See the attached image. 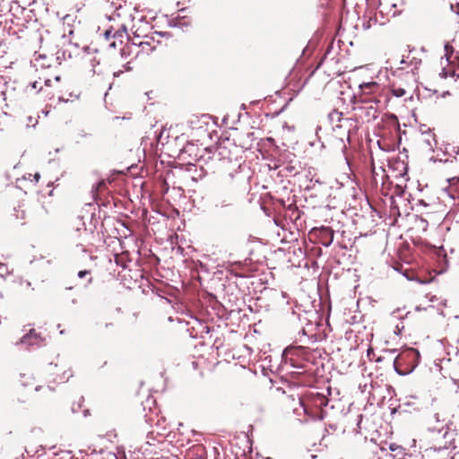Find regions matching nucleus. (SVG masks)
<instances>
[{"label": "nucleus", "instance_id": "nucleus-3", "mask_svg": "<svg viewBox=\"0 0 459 459\" xmlns=\"http://www.w3.org/2000/svg\"><path fill=\"white\" fill-rule=\"evenodd\" d=\"M353 110L356 112L355 116L366 122H370L376 119L378 116V104L374 102L365 104L360 100L355 102Z\"/></svg>", "mask_w": 459, "mask_h": 459}, {"label": "nucleus", "instance_id": "nucleus-11", "mask_svg": "<svg viewBox=\"0 0 459 459\" xmlns=\"http://www.w3.org/2000/svg\"><path fill=\"white\" fill-rule=\"evenodd\" d=\"M342 112H339L337 110H333V112H331L329 114V118H330L331 121H334V120L340 121L341 118H342Z\"/></svg>", "mask_w": 459, "mask_h": 459}, {"label": "nucleus", "instance_id": "nucleus-15", "mask_svg": "<svg viewBox=\"0 0 459 459\" xmlns=\"http://www.w3.org/2000/svg\"><path fill=\"white\" fill-rule=\"evenodd\" d=\"M446 54L447 56V58L449 59V53L453 51V47L450 44H446L445 46Z\"/></svg>", "mask_w": 459, "mask_h": 459}, {"label": "nucleus", "instance_id": "nucleus-14", "mask_svg": "<svg viewBox=\"0 0 459 459\" xmlns=\"http://www.w3.org/2000/svg\"><path fill=\"white\" fill-rule=\"evenodd\" d=\"M134 44L139 45L143 50H147L145 46L150 47V43L148 41H139L134 42Z\"/></svg>", "mask_w": 459, "mask_h": 459}, {"label": "nucleus", "instance_id": "nucleus-20", "mask_svg": "<svg viewBox=\"0 0 459 459\" xmlns=\"http://www.w3.org/2000/svg\"><path fill=\"white\" fill-rule=\"evenodd\" d=\"M421 223L423 224V230H426V227L428 225V222L425 221V220H420Z\"/></svg>", "mask_w": 459, "mask_h": 459}, {"label": "nucleus", "instance_id": "nucleus-6", "mask_svg": "<svg viewBox=\"0 0 459 459\" xmlns=\"http://www.w3.org/2000/svg\"><path fill=\"white\" fill-rule=\"evenodd\" d=\"M419 357V354L413 351L410 350L399 354L394 361L395 364L401 365L403 361L409 360L411 362L410 368H406V370H410L416 366V359Z\"/></svg>", "mask_w": 459, "mask_h": 459}, {"label": "nucleus", "instance_id": "nucleus-2", "mask_svg": "<svg viewBox=\"0 0 459 459\" xmlns=\"http://www.w3.org/2000/svg\"><path fill=\"white\" fill-rule=\"evenodd\" d=\"M385 87L377 82L371 81L359 84L360 94L356 99L365 104L374 102L380 103V97L383 95Z\"/></svg>", "mask_w": 459, "mask_h": 459}, {"label": "nucleus", "instance_id": "nucleus-7", "mask_svg": "<svg viewBox=\"0 0 459 459\" xmlns=\"http://www.w3.org/2000/svg\"><path fill=\"white\" fill-rule=\"evenodd\" d=\"M255 140V137L253 132H249L247 134H238V138H237L238 145L242 149H245V150L251 149Z\"/></svg>", "mask_w": 459, "mask_h": 459}, {"label": "nucleus", "instance_id": "nucleus-24", "mask_svg": "<svg viewBox=\"0 0 459 459\" xmlns=\"http://www.w3.org/2000/svg\"><path fill=\"white\" fill-rule=\"evenodd\" d=\"M55 81H56V82H59V81H60V77H59V76H56V77L55 78Z\"/></svg>", "mask_w": 459, "mask_h": 459}, {"label": "nucleus", "instance_id": "nucleus-4", "mask_svg": "<svg viewBox=\"0 0 459 459\" xmlns=\"http://www.w3.org/2000/svg\"><path fill=\"white\" fill-rule=\"evenodd\" d=\"M39 202L40 205L36 210V217L39 221H47L57 213L58 206L54 200L41 195Z\"/></svg>", "mask_w": 459, "mask_h": 459}, {"label": "nucleus", "instance_id": "nucleus-21", "mask_svg": "<svg viewBox=\"0 0 459 459\" xmlns=\"http://www.w3.org/2000/svg\"><path fill=\"white\" fill-rule=\"evenodd\" d=\"M38 83H39V82H33V84H32V87H33L34 89H36V88L38 87V86H37V84H38Z\"/></svg>", "mask_w": 459, "mask_h": 459}, {"label": "nucleus", "instance_id": "nucleus-10", "mask_svg": "<svg viewBox=\"0 0 459 459\" xmlns=\"http://www.w3.org/2000/svg\"><path fill=\"white\" fill-rule=\"evenodd\" d=\"M393 94L396 97H403L406 94V91L402 87L393 86L392 88Z\"/></svg>", "mask_w": 459, "mask_h": 459}, {"label": "nucleus", "instance_id": "nucleus-16", "mask_svg": "<svg viewBox=\"0 0 459 459\" xmlns=\"http://www.w3.org/2000/svg\"><path fill=\"white\" fill-rule=\"evenodd\" d=\"M449 184L451 186L459 184V178H453L449 179Z\"/></svg>", "mask_w": 459, "mask_h": 459}, {"label": "nucleus", "instance_id": "nucleus-25", "mask_svg": "<svg viewBox=\"0 0 459 459\" xmlns=\"http://www.w3.org/2000/svg\"><path fill=\"white\" fill-rule=\"evenodd\" d=\"M440 448H447V446L445 445V446H439V447H438V449H440Z\"/></svg>", "mask_w": 459, "mask_h": 459}, {"label": "nucleus", "instance_id": "nucleus-5", "mask_svg": "<svg viewBox=\"0 0 459 459\" xmlns=\"http://www.w3.org/2000/svg\"><path fill=\"white\" fill-rule=\"evenodd\" d=\"M313 230L319 231L320 242L323 246L329 247L333 243L334 238V230L332 228L322 226L318 229L314 228Z\"/></svg>", "mask_w": 459, "mask_h": 459}, {"label": "nucleus", "instance_id": "nucleus-1", "mask_svg": "<svg viewBox=\"0 0 459 459\" xmlns=\"http://www.w3.org/2000/svg\"><path fill=\"white\" fill-rule=\"evenodd\" d=\"M45 372L49 377L50 382L57 384L67 382L73 376L67 364L58 358L56 361L48 363L45 368Z\"/></svg>", "mask_w": 459, "mask_h": 459}, {"label": "nucleus", "instance_id": "nucleus-12", "mask_svg": "<svg viewBox=\"0 0 459 459\" xmlns=\"http://www.w3.org/2000/svg\"><path fill=\"white\" fill-rule=\"evenodd\" d=\"M91 273L89 270H82L78 273V276L80 278H84L85 276H90L88 279V284L91 283L92 277L91 276Z\"/></svg>", "mask_w": 459, "mask_h": 459}, {"label": "nucleus", "instance_id": "nucleus-22", "mask_svg": "<svg viewBox=\"0 0 459 459\" xmlns=\"http://www.w3.org/2000/svg\"><path fill=\"white\" fill-rule=\"evenodd\" d=\"M105 186V183H104V182H100V183L99 184V187H101V186Z\"/></svg>", "mask_w": 459, "mask_h": 459}, {"label": "nucleus", "instance_id": "nucleus-18", "mask_svg": "<svg viewBox=\"0 0 459 459\" xmlns=\"http://www.w3.org/2000/svg\"><path fill=\"white\" fill-rule=\"evenodd\" d=\"M51 82H51V80H50V79H47V80H45V85H46V86H48V87L52 86V83H51Z\"/></svg>", "mask_w": 459, "mask_h": 459}, {"label": "nucleus", "instance_id": "nucleus-23", "mask_svg": "<svg viewBox=\"0 0 459 459\" xmlns=\"http://www.w3.org/2000/svg\"><path fill=\"white\" fill-rule=\"evenodd\" d=\"M53 195V190H50L49 193H48V196H52Z\"/></svg>", "mask_w": 459, "mask_h": 459}, {"label": "nucleus", "instance_id": "nucleus-19", "mask_svg": "<svg viewBox=\"0 0 459 459\" xmlns=\"http://www.w3.org/2000/svg\"><path fill=\"white\" fill-rule=\"evenodd\" d=\"M33 178H35V181H36V182H38V181H39V178H40V175H39V173H35V174L33 175Z\"/></svg>", "mask_w": 459, "mask_h": 459}, {"label": "nucleus", "instance_id": "nucleus-8", "mask_svg": "<svg viewBox=\"0 0 459 459\" xmlns=\"http://www.w3.org/2000/svg\"><path fill=\"white\" fill-rule=\"evenodd\" d=\"M42 341L41 336L35 329H30L28 333L23 335L21 339V343L25 345H38Z\"/></svg>", "mask_w": 459, "mask_h": 459}, {"label": "nucleus", "instance_id": "nucleus-9", "mask_svg": "<svg viewBox=\"0 0 459 459\" xmlns=\"http://www.w3.org/2000/svg\"><path fill=\"white\" fill-rule=\"evenodd\" d=\"M115 40H113L112 42L109 43V46L111 48H117V40L119 41L120 44L123 43V39L125 37H127V32H126V28L125 25H122V27L120 29H118L112 36Z\"/></svg>", "mask_w": 459, "mask_h": 459}, {"label": "nucleus", "instance_id": "nucleus-13", "mask_svg": "<svg viewBox=\"0 0 459 459\" xmlns=\"http://www.w3.org/2000/svg\"><path fill=\"white\" fill-rule=\"evenodd\" d=\"M455 3H451L450 7L453 12L459 14V0H455Z\"/></svg>", "mask_w": 459, "mask_h": 459}, {"label": "nucleus", "instance_id": "nucleus-17", "mask_svg": "<svg viewBox=\"0 0 459 459\" xmlns=\"http://www.w3.org/2000/svg\"><path fill=\"white\" fill-rule=\"evenodd\" d=\"M104 36H105L106 39H109V38L111 36V30H107L104 33Z\"/></svg>", "mask_w": 459, "mask_h": 459}]
</instances>
